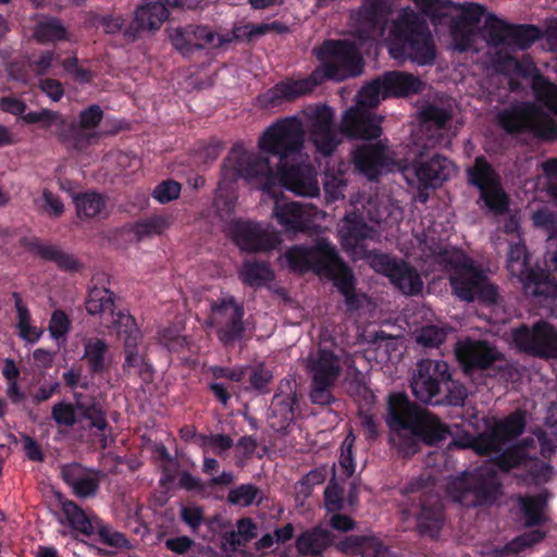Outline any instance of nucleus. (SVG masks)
Segmentation results:
<instances>
[{
	"label": "nucleus",
	"mask_w": 557,
	"mask_h": 557,
	"mask_svg": "<svg viewBox=\"0 0 557 557\" xmlns=\"http://www.w3.org/2000/svg\"><path fill=\"white\" fill-rule=\"evenodd\" d=\"M138 343L139 342H135L129 345L127 343H124V369L128 371L134 370L139 374H144L150 371V368L148 364L145 363L143 356L138 354V351L136 350Z\"/></svg>",
	"instance_id": "53"
},
{
	"label": "nucleus",
	"mask_w": 557,
	"mask_h": 557,
	"mask_svg": "<svg viewBox=\"0 0 557 557\" xmlns=\"http://www.w3.org/2000/svg\"><path fill=\"white\" fill-rule=\"evenodd\" d=\"M524 424V414L521 411H516L496 422L488 431L476 437L468 438L467 443H459L463 447L474 448L481 455L500 451L502 454L495 463L487 462L472 472H465L448 483V494L455 502L471 507L495 499L500 486L496 468L508 471L523 466L537 481H546L549 478L552 472L549 465L541 462L540 469H534L537 463L532 460L535 448L533 438L503 450L510 441L522 433Z\"/></svg>",
	"instance_id": "2"
},
{
	"label": "nucleus",
	"mask_w": 557,
	"mask_h": 557,
	"mask_svg": "<svg viewBox=\"0 0 557 557\" xmlns=\"http://www.w3.org/2000/svg\"><path fill=\"white\" fill-rule=\"evenodd\" d=\"M338 548L343 553L361 557H391L387 548L375 536L350 535L338 543Z\"/></svg>",
	"instance_id": "31"
},
{
	"label": "nucleus",
	"mask_w": 557,
	"mask_h": 557,
	"mask_svg": "<svg viewBox=\"0 0 557 557\" xmlns=\"http://www.w3.org/2000/svg\"><path fill=\"white\" fill-rule=\"evenodd\" d=\"M305 113L310 122V139L317 150L324 156L331 154L342 141V136L333 124V110L326 106H319L308 109Z\"/></svg>",
	"instance_id": "23"
},
{
	"label": "nucleus",
	"mask_w": 557,
	"mask_h": 557,
	"mask_svg": "<svg viewBox=\"0 0 557 557\" xmlns=\"http://www.w3.org/2000/svg\"><path fill=\"white\" fill-rule=\"evenodd\" d=\"M101 119L102 110L99 106H90L88 109L81 113V136H86L88 143L96 138L95 133H90V131H92L100 123Z\"/></svg>",
	"instance_id": "51"
},
{
	"label": "nucleus",
	"mask_w": 557,
	"mask_h": 557,
	"mask_svg": "<svg viewBox=\"0 0 557 557\" xmlns=\"http://www.w3.org/2000/svg\"><path fill=\"white\" fill-rule=\"evenodd\" d=\"M456 355L466 370L485 369L499 359L498 350L486 341L466 339L456 346Z\"/></svg>",
	"instance_id": "27"
},
{
	"label": "nucleus",
	"mask_w": 557,
	"mask_h": 557,
	"mask_svg": "<svg viewBox=\"0 0 557 557\" xmlns=\"http://www.w3.org/2000/svg\"><path fill=\"white\" fill-rule=\"evenodd\" d=\"M83 359L92 373L106 372L111 363L109 344L98 337L85 338Z\"/></svg>",
	"instance_id": "34"
},
{
	"label": "nucleus",
	"mask_w": 557,
	"mask_h": 557,
	"mask_svg": "<svg viewBox=\"0 0 557 557\" xmlns=\"http://www.w3.org/2000/svg\"><path fill=\"white\" fill-rule=\"evenodd\" d=\"M62 513L69 524L76 531L90 535L99 527V519L88 516L75 503L66 500L62 503Z\"/></svg>",
	"instance_id": "35"
},
{
	"label": "nucleus",
	"mask_w": 557,
	"mask_h": 557,
	"mask_svg": "<svg viewBox=\"0 0 557 557\" xmlns=\"http://www.w3.org/2000/svg\"><path fill=\"white\" fill-rule=\"evenodd\" d=\"M416 244L412 255L430 263L434 270L448 272L453 293L459 299L465 301L478 299L486 305L497 304L496 287L461 250L448 247L440 240L433 228L417 234Z\"/></svg>",
	"instance_id": "3"
},
{
	"label": "nucleus",
	"mask_w": 557,
	"mask_h": 557,
	"mask_svg": "<svg viewBox=\"0 0 557 557\" xmlns=\"http://www.w3.org/2000/svg\"><path fill=\"white\" fill-rule=\"evenodd\" d=\"M37 253L45 260L54 262L63 271L76 272L82 268L79 261L74 256L57 246L39 244L37 246Z\"/></svg>",
	"instance_id": "39"
},
{
	"label": "nucleus",
	"mask_w": 557,
	"mask_h": 557,
	"mask_svg": "<svg viewBox=\"0 0 557 557\" xmlns=\"http://www.w3.org/2000/svg\"><path fill=\"white\" fill-rule=\"evenodd\" d=\"M511 24L498 18L495 14L488 13L485 16L484 25L481 29L483 39L492 47H505L508 40Z\"/></svg>",
	"instance_id": "37"
},
{
	"label": "nucleus",
	"mask_w": 557,
	"mask_h": 557,
	"mask_svg": "<svg viewBox=\"0 0 557 557\" xmlns=\"http://www.w3.org/2000/svg\"><path fill=\"white\" fill-rule=\"evenodd\" d=\"M305 367L311 377V401L330 405L334 400L332 388L342 372L341 359L332 350L318 348L308 355Z\"/></svg>",
	"instance_id": "12"
},
{
	"label": "nucleus",
	"mask_w": 557,
	"mask_h": 557,
	"mask_svg": "<svg viewBox=\"0 0 557 557\" xmlns=\"http://www.w3.org/2000/svg\"><path fill=\"white\" fill-rule=\"evenodd\" d=\"M505 62L516 74L523 77L532 76V84L534 83L535 77L541 76V74L536 73V66L529 55H523L521 60L508 57ZM544 78L546 77L544 76Z\"/></svg>",
	"instance_id": "57"
},
{
	"label": "nucleus",
	"mask_w": 557,
	"mask_h": 557,
	"mask_svg": "<svg viewBox=\"0 0 557 557\" xmlns=\"http://www.w3.org/2000/svg\"><path fill=\"white\" fill-rule=\"evenodd\" d=\"M77 215L82 219L101 218L107 214V205L98 193H83L73 197Z\"/></svg>",
	"instance_id": "36"
},
{
	"label": "nucleus",
	"mask_w": 557,
	"mask_h": 557,
	"mask_svg": "<svg viewBox=\"0 0 557 557\" xmlns=\"http://www.w3.org/2000/svg\"><path fill=\"white\" fill-rule=\"evenodd\" d=\"M171 218L156 215L138 222L135 232L139 237L160 235L171 225Z\"/></svg>",
	"instance_id": "48"
},
{
	"label": "nucleus",
	"mask_w": 557,
	"mask_h": 557,
	"mask_svg": "<svg viewBox=\"0 0 557 557\" xmlns=\"http://www.w3.org/2000/svg\"><path fill=\"white\" fill-rule=\"evenodd\" d=\"M263 193L274 199L272 215L286 233L296 234L311 228L312 222L319 213L315 208L295 201L281 202L272 189Z\"/></svg>",
	"instance_id": "25"
},
{
	"label": "nucleus",
	"mask_w": 557,
	"mask_h": 557,
	"mask_svg": "<svg viewBox=\"0 0 557 557\" xmlns=\"http://www.w3.org/2000/svg\"><path fill=\"white\" fill-rule=\"evenodd\" d=\"M62 476L76 496L87 498L95 496L99 487L101 474L74 463L63 467Z\"/></svg>",
	"instance_id": "29"
},
{
	"label": "nucleus",
	"mask_w": 557,
	"mask_h": 557,
	"mask_svg": "<svg viewBox=\"0 0 557 557\" xmlns=\"http://www.w3.org/2000/svg\"><path fill=\"white\" fill-rule=\"evenodd\" d=\"M284 258L294 271L312 270L334 281L350 307L355 306L354 276L348 267L339 259L335 247L326 239H319L312 247L294 246Z\"/></svg>",
	"instance_id": "8"
},
{
	"label": "nucleus",
	"mask_w": 557,
	"mask_h": 557,
	"mask_svg": "<svg viewBox=\"0 0 557 557\" xmlns=\"http://www.w3.org/2000/svg\"><path fill=\"white\" fill-rule=\"evenodd\" d=\"M384 89L379 77L359 91L356 106L350 107L343 114L342 134L356 139H373L381 136L382 117L372 113L370 109L388 98L384 96Z\"/></svg>",
	"instance_id": "11"
},
{
	"label": "nucleus",
	"mask_w": 557,
	"mask_h": 557,
	"mask_svg": "<svg viewBox=\"0 0 557 557\" xmlns=\"http://www.w3.org/2000/svg\"><path fill=\"white\" fill-rule=\"evenodd\" d=\"M389 280L406 295L419 294L423 288V282L419 273L413 268L403 262L394 270Z\"/></svg>",
	"instance_id": "38"
},
{
	"label": "nucleus",
	"mask_w": 557,
	"mask_h": 557,
	"mask_svg": "<svg viewBox=\"0 0 557 557\" xmlns=\"http://www.w3.org/2000/svg\"><path fill=\"white\" fill-rule=\"evenodd\" d=\"M485 14L479 3H455L451 0H433L426 15L434 24H449L451 47L459 52L476 50V27Z\"/></svg>",
	"instance_id": "10"
},
{
	"label": "nucleus",
	"mask_w": 557,
	"mask_h": 557,
	"mask_svg": "<svg viewBox=\"0 0 557 557\" xmlns=\"http://www.w3.org/2000/svg\"><path fill=\"white\" fill-rule=\"evenodd\" d=\"M468 174L470 183L480 189L485 206L495 214L504 213L508 208V198L491 165L483 158H476Z\"/></svg>",
	"instance_id": "20"
},
{
	"label": "nucleus",
	"mask_w": 557,
	"mask_h": 557,
	"mask_svg": "<svg viewBox=\"0 0 557 557\" xmlns=\"http://www.w3.org/2000/svg\"><path fill=\"white\" fill-rule=\"evenodd\" d=\"M181 4V0H141L134 11L131 24L124 29L127 40H136L143 34L157 33L170 16V8Z\"/></svg>",
	"instance_id": "15"
},
{
	"label": "nucleus",
	"mask_w": 557,
	"mask_h": 557,
	"mask_svg": "<svg viewBox=\"0 0 557 557\" xmlns=\"http://www.w3.org/2000/svg\"><path fill=\"white\" fill-rule=\"evenodd\" d=\"M57 61H59V54L45 51L37 59L29 61V67L35 75L41 76L48 74Z\"/></svg>",
	"instance_id": "60"
},
{
	"label": "nucleus",
	"mask_w": 557,
	"mask_h": 557,
	"mask_svg": "<svg viewBox=\"0 0 557 557\" xmlns=\"http://www.w3.org/2000/svg\"><path fill=\"white\" fill-rule=\"evenodd\" d=\"M545 504L541 495L520 498V508L528 527L537 525L544 521Z\"/></svg>",
	"instance_id": "46"
},
{
	"label": "nucleus",
	"mask_w": 557,
	"mask_h": 557,
	"mask_svg": "<svg viewBox=\"0 0 557 557\" xmlns=\"http://www.w3.org/2000/svg\"><path fill=\"white\" fill-rule=\"evenodd\" d=\"M313 53L320 61V66L307 78L285 81L267 90L258 98L262 107L272 108L305 96L325 79L341 82L362 72L358 49L346 40H326L315 47Z\"/></svg>",
	"instance_id": "4"
},
{
	"label": "nucleus",
	"mask_w": 557,
	"mask_h": 557,
	"mask_svg": "<svg viewBox=\"0 0 557 557\" xmlns=\"http://www.w3.org/2000/svg\"><path fill=\"white\" fill-rule=\"evenodd\" d=\"M242 281L250 286H261L273 280V272L265 262L247 261L239 270Z\"/></svg>",
	"instance_id": "41"
},
{
	"label": "nucleus",
	"mask_w": 557,
	"mask_h": 557,
	"mask_svg": "<svg viewBox=\"0 0 557 557\" xmlns=\"http://www.w3.org/2000/svg\"><path fill=\"white\" fill-rule=\"evenodd\" d=\"M519 350L544 358L557 357V330L547 322H536L532 327L521 326L512 331Z\"/></svg>",
	"instance_id": "19"
},
{
	"label": "nucleus",
	"mask_w": 557,
	"mask_h": 557,
	"mask_svg": "<svg viewBox=\"0 0 557 557\" xmlns=\"http://www.w3.org/2000/svg\"><path fill=\"white\" fill-rule=\"evenodd\" d=\"M380 78L385 88L384 96L387 97H408L420 92L424 86L418 77L406 72H387Z\"/></svg>",
	"instance_id": "30"
},
{
	"label": "nucleus",
	"mask_w": 557,
	"mask_h": 557,
	"mask_svg": "<svg viewBox=\"0 0 557 557\" xmlns=\"http://www.w3.org/2000/svg\"><path fill=\"white\" fill-rule=\"evenodd\" d=\"M533 91L548 113L535 103L522 102L500 112L499 123L508 133L530 131L540 137L552 138L557 134V86L537 76L534 78Z\"/></svg>",
	"instance_id": "7"
},
{
	"label": "nucleus",
	"mask_w": 557,
	"mask_h": 557,
	"mask_svg": "<svg viewBox=\"0 0 557 557\" xmlns=\"http://www.w3.org/2000/svg\"><path fill=\"white\" fill-rule=\"evenodd\" d=\"M506 48L512 51L525 50L540 38V30L532 25H511Z\"/></svg>",
	"instance_id": "40"
},
{
	"label": "nucleus",
	"mask_w": 557,
	"mask_h": 557,
	"mask_svg": "<svg viewBox=\"0 0 557 557\" xmlns=\"http://www.w3.org/2000/svg\"><path fill=\"white\" fill-rule=\"evenodd\" d=\"M32 73L33 72L29 67V62L15 61L8 66V75L10 79L21 83L23 85H27L30 83Z\"/></svg>",
	"instance_id": "64"
},
{
	"label": "nucleus",
	"mask_w": 557,
	"mask_h": 557,
	"mask_svg": "<svg viewBox=\"0 0 557 557\" xmlns=\"http://www.w3.org/2000/svg\"><path fill=\"white\" fill-rule=\"evenodd\" d=\"M298 407L297 381L294 376L281 381L268 414V423L275 432H285L295 419Z\"/></svg>",
	"instance_id": "22"
},
{
	"label": "nucleus",
	"mask_w": 557,
	"mask_h": 557,
	"mask_svg": "<svg viewBox=\"0 0 557 557\" xmlns=\"http://www.w3.org/2000/svg\"><path fill=\"white\" fill-rule=\"evenodd\" d=\"M386 423L392 431L391 441L404 455H413L421 441L435 444L449 434L448 426L437 417L410 403L400 393L388 398Z\"/></svg>",
	"instance_id": "5"
},
{
	"label": "nucleus",
	"mask_w": 557,
	"mask_h": 557,
	"mask_svg": "<svg viewBox=\"0 0 557 557\" xmlns=\"http://www.w3.org/2000/svg\"><path fill=\"white\" fill-rule=\"evenodd\" d=\"M403 174L411 185L436 188L456 174V166L450 160L438 154L430 159L420 156L410 166L404 169Z\"/></svg>",
	"instance_id": "18"
},
{
	"label": "nucleus",
	"mask_w": 557,
	"mask_h": 557,
	"mask_svg": "<svg viewBox=\"0 0 557 557\" xmlns=\"http://www.w3.org/2000/svg\"><path fill=\"white\" fill-rule=\"evenodd\" d=\"M272 372L262 364L250 368L249 381L251 386L260 392H268V385L272 381Z\"/></svg>",
	"instance_id": "59"
},
{
	"label": "nucleus",
	"mask_w": 557,
	"mask_h": 557,
	"mask_svg": "<svg viewBox=\"0 0 557 557\" xmlns=\"http://www.w3.org/2000/svg\"><path fill=\"white\" fill-rule=\"evenodd\" d=\"M197 442L205 454L212 453L221 457L234 446L233 438L226 434L200 435Z\"/></svg>",
	"instance_id": "47"
},
{
	"label": "nucleus",
	"mask_w": 557,
	"mask_h": 557,
	"mask_svg": "<svg viewBox=\"0 0 557 557\" xmlns=\"http://www.w3.org/2000/svg\"><path fill=\"white\" fill-rule=\"evenodd\" d=\"M86 310L89 314L110 313V315H114L113 293L104 287H94L89 292Z\"/></svg>",
	"instance_id": "42"
},
{
	"label": "nucleus",
	"mask_w": 557,
	"mask_h": 557,
	"mask_svg": "<svg viewBox=\"0 0 557 557\" xmlns=\"http://www.w3.org/2000/svg\"><path fill=\"white\" fill-rule=\"evenodd\" d=\"M332 534L329 530L319 527L302 532L296 540V548L299 554L307 557H315L332 543Z\"/></svg>",
	"instance_id": "33"
},
{
	"label": "nucleus",
	"mask_w": 557,
	"mask_h": 557,
	"mask_svg": "<svg viewBox=\"0 0 557 557\" xmlns=\"http://www.w3.org/2000/svg\"><path fill=\"white\" fill-rule=\"evenodd\" d=\"M350 205L354 209L338 224V235L343 248L355 257L364 253L362 242L373 239L377 233L366 223V219L382 228L392 227L403 219L400 207L385 195L366 197L358 194L351 198Z\"/></svg>",
	"instance_id": "6"
},
{
	"label": "nucleus",
	"mask_w": 557,
	"mask_h": 557,
	"mask_svg": "<svg viewBox=\"0 0 557 557\" xmlns=\"http://www.w3.org/2000/svg\"><path fill=\"white\" fill-rule=\"evenodd\" d=\"M304 123L296 116L269 126L258 140L259 152L236 144L223 163L224 181L242 177L263 191L281 185L296 195L314 197L319 184L304 147Z\"/></svg>",
	"instance_id": "1"
},
{
	"label": "nucleus",
	"mask_w": 557,
	"mask_h": 557,
	"mask_svg": "<svg viewBox=\"0 0 557 557\" xmlns=\"http://www.w3.org/2000/svg\"><path fill=\"white\" fill-rule=\"evenodd\" d=\"M51 416L58 425L73 426L81 418L90 421V424L100 431L107 428L101 408L94 403H85L76 396L75 405L70 403L54 404L51 409Z\"/></svg>",
	"instance_id": "26"
},
{
	"label": "nucleus",
	"mask_w": 557,
	"mask_h": 557,
	"mask_svg": "<svg viewBox=\"0 0 557 557\" xmlns=\"http://www.w3.org/2000/svg\"><path fill=\"white\" fill-rule=\"evenodd\" d=\"M507 269L511 276L519 280L527 295L545 298L557 297V282L545 271L529 268V256L521 240L509 243Z\"/></svg>",
	"instance_id": "13"
},
{
	"label": "nucleus",
	"mask_w": 557,
	"mask_h": 557,
	"mask_svg": "<svg viewBox=\"0 0 557 557\" xmlns=\"http://www.w3.org/2000/svg\"><path fill=\"white\" fill-rule=\"evenodd\" d=\"M260 494L261 492L257 486L252 484H242L228 492L227 500L236 506L248 507L260 497Z\"/></svg>",
	"instance_id": "49"
},
{
	"label": "nucleus",
	"mask_w": 557,
	"mask_h": 557,
	"mask_svg": "<svg viewBox=\"0 0 557 557\" xmlns=\"http://www.w3.org/2000/svg\"><path fill=\"white\" fill-rule=\"evenodd\" d=\"M12 297L14 299L15 310H16V320H17V329L20 331V336L28 341L30 343H35L41 335V332L30 324V314L23 302L22 297L18 293H13Z\"/></svg>",
	"instance_id": "43"
},
{
	"label": "nucleus",
	"mask_w": 557,
	"mask_h": 557,
	"mask_svg": "<svg viewBox=\"0 0 557 557\" xmlns=\"http://www.w3.org/2000/svg\"><path fill=\"white\" fill-rule=\"evenodd\" d=\"M265 24H252L248 23L245 25L235 26L231 34H226V38L233 40H251L256 37L265 35Z\"/></svg>",
	"instance_id": "55"
},
{
	"label": "nucleus",
	"mask_w": 557,
	"mask_h": 557,
	"mask_svg": "<svg viewBox=\"0 0 557 557\" xmlns=\"http://www.w3.org/2000/svg\"><path fill=\"white\" fill-rule=\"evenodd\" d=\"M536 438L540 444L541 455L544 458L550 457L557 448V423L555 430L550 428L547 431L539 432Z\"/></svg>",
	"instance_id": "63"
},
{
	"label": "nucleus",
	"mask_w": 557,
	"mask_h": 557,
	"mask_svg": "<svg viewBox=\"0 0 557 557\" xmlns=\"http://www.w3.org/2000/svg\"><path fill=\"white\" fill-rule=\"evenodd\" d=\"M352 160L356 169L369 180L389 169L385 147L381 143L361 145L355 150Z\"/></svg>",
	"instance_id": "28"
},
{
	"label": "nucleus",
	"mask_w": 557,
	"mask_h": 557,
	"mask_svg": "<svg viewBox=\"0 0 557 557\" xmlns=\"http://www.w3.org/2000/svg\"><path fill=\"white\" fill-rule=\"evenodd\" d=\"M112 317V326L116 330L119 337H121L124 343L133 344L135 342H140L141 333L138 329L135 319L123 311L115 312Z\"/></svg>",
	"instance_id": "44"
},
{
	"label": "nucleus",
	"mask_w": 557,
	"mask_h": 557,
	"mask_svg": "<svg viewBox=\"0 0 557 557\" xmlns=\"http://www.w3.org/2000/svg\"><path fill=\"white\" fill-rule=\"evenodd\" d=\"M228 234L239 249L249 252H267L281 244L280 233L270 224L234 220Z\"/></svg>",
	"instance_id": "14"
},
{
	"label": "nucleus",
	"mask_w": 557,
	"mask_h": 557,
	"mask_svg": "<svg viewBox=\"0 0 557 557\" xmlns=\"http://www.w3.org/2000/svg\"><path fill=\"white\" fill-rule=\"evenodd\" d=\"M364 253L360 257H355L350 251H347L350 253V256L355 259H360L363 257H367L369 260V264L380 273L385 274L389 278L392 277V274L394 273V270L398 268L400 262H397L396 260L392 259L389 256L384 253H367L366 249L363 248Z\"/></svg>",
	"instance_id": "50"
},
{
	"label": "nucleus",
	"mask_w": 557,
	"mask_h": 557,
	"mask_svg": "<svg viewBox=\"0 0 557 557\" xmlns=\"http://www.w3.org/2000/svg\"><path fill=\"white\" fill-rule=\"evenodd\" d=\"M447 331L435 325L423 326L416 335L419 345L425 348L438 347L446 338Z\"/></svg>",
	"instance_id": "52"
},
{
	"label": "nucleus",
	"mask_w": 557,
	"mask_h": 557,
	"mask_svg": "<svg viewBox=\"0 0 557 557\" xmlns=\"http://www.w3.org/2000/svg\"><path fill=\"white\" fill-rule=\"evenodd\" d=\"M34 35L39 42H50L66 38V29L58 18H45L35 28Z\"/></svg>",
	"instance_id": "45"
},
{
	"label": "nucleus",
	"mask_w": 557,
	"mask_h": 557,
	"mask_svg": "<svg viewBox=\"0 0 557 557\" xmlns=\"http://www.w3.org/2000/svg\"><path fill=\"white\" fill-rule=\"evenodd\" d=\"M69 330L70 320L67 315L61 310L54 311L51 315L49 323V332L51 337H53L54 339L64 337Z\"/></svg>",
	"instance_id": "62"
},
{
	"label": "nucleus",
	"mask_w": 557,
	"mask_h": 557,
	"mask_svg": "<svg viewBox=\"0 0 557 557\" xmlns=\"http://www.w3.org/2000/svg\"><path fill=\"white\" fill-rule=\"evenodd\" d=\"M181 189L180 183L173 180H166L156 186L152 196L158 202L168 203L180 197Z\"/></svg>",
	"instance_id": "54"
},
{
	"label": "nucleus",
	"mask_w": 557,
	"mask_h": 557,
	"mask_svg": "<svg viewBox=\"0 0 557 557\" xmlns=\"http://www.w3.org/2000/svg\"><path fill=\"white\" fill-rule=\"evenodd\" d=\"M389 12V0H364L360 10L351 16L358 38L360 40H381L385 34Z\"/></svg>",
	"instance_id": "21"
},
{
	"label": "nucleus",
	"mask_w": 557,
	"mask_h": 557,
	"mask_svg": "<svg viewBox=\"0 0 557 557\" xmlns=\"http://www.w3.org/2000/svg\"><path fill=\"white\" fill-rule=\"evenodd\" d=\"M244 309L233 296H225L211 304L209 323L218 329V336L225 345L243 337Z\"/></svg>",
	"instance_id": "17"
},
{
	"label": "nucleus",
	"mask_w": 557,
	"mask_h": 557,
	"mask_svg": "<svg viewBox=\"0 0 557 557\" xmlns=\"http://www.w3.org/2000/svg\"><path fill=\"white\" fill-rule=\"evenodd\" d=\"M449 380L450 373L447 362L423 359L417 363L410 386L419 401L430 404L440 394L441 385Z\"/></svg>",
	"instance_id": "16"
},
{
	"label": "nucleus",
	"mask_w": 557,
	"mask_h": 557,
	"mask_svg": "<svg viewBox=\"0 0 557 557\" xmlns=\"http://www.w3.org/2000/svg\"><path fill=\"white\" fill-rule=\"evenodd\" d=\"M421 115L425 122L432 123L436 128L444 127L451 117L450 112L446 108L436 104L423 107Z\"/></svg>",
	"instance_id": "56"
},
{
	"label": "nucleus",
	"mask_w": 557,
	"mask_h": 557,
	"mask_svg": "<svg viewBox=\"0 0 557 557\" xmlns=\"http://www.w3.org/2000/svg\"><path fill=\"white\" fill-rule=\"evenodd\" d=\"M421 511L418 516V527L422 534L434 537L443 524L442 505L437 496L421 499Z\"/></svg>",
	"instance_id": "32"
},
{
	"label": "nucleus",
	"mask_w": 557,
	"mask_h": 557,
	"mask_svg": "<svg viewBox=\"0 0 557 557\" xmlns=\"http://www.w3.org/2000/svg\"><path fill=\"white\" fill-rule=\"evenodd\" d=\"M168 32L172 45L183 54H188L194 49L218 48L232 42V38L216 34L207 26L187 25L185 27H173Z\"/></svg>",
	"instance_id": "24"
},
{
	"label": "nucleus",
	"mask_w": 557,
	"mask_h": 557,
	"mask_svg": "<svg viewBox=\"0 0 557 557\" xmlns=\"http://www.w3.org/2000/svg\"><path fill=\"white\" fill-rule=\"evenodd\" d=\"M386 40L389 42V53L396 60L408 59L425 65L435 59L434 42L425 21L411 8L399 11Z\"/></svg>",
	"instance_id": "9"
},
{
	"label": "nucleus",
	"mask_w": 557,
	"mask_h": 557,
	"mask_svg": "<svg viewBox=\"0 0 557 557\" xmlns=\"http://www.w3.org/2000/svg\"><path fill=\"white\" fill-rule=\"evenodd\" d=\"M544 537V533L539 530L529 531L520 536H517L515 540H512L505 549L509 553L517 554L527 547H530L540 541H542Z\"/></svg>",
	"instance_id": "58"
},
{
	"label": "nucleus",
	"mask_w": 557,
	"mask_h": 557,
	"mask_svg": "<svg viewBox=\"0 0 557 557\" xmlns=\"http://www.w3.org/2000/svg\"><path fill=\"white\" fill-rule=\"evenodd\" d=\"M355 436L349 433L344 440L341 447L339 466L345 470L347 475H351L355 471V460L352 457V446Z\"/></svg>",
	"instance_id": "61"
}]
</instances>
